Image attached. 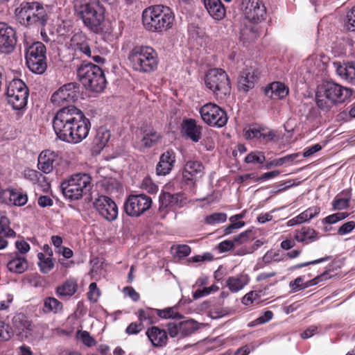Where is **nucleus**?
I'll list each match as a JSON object with an SVG mask.
<instances>
[{
    "instance_id": "obj_51",
    "label": "nucleus",
    "mask_w": 355,
    "mask_h": 355,
    "mask_svg": "<svg viewBox=\"0 0 355 355\" xmlns=\"http://www.w3.org/2000/svg\"><path fill=\"white\" fill-rule=\"evenodd\" d=\"M157 315L162 318H179L181 315L175 311L173 307L166 308L163 310L157 309Z\"/></svg>"
},
{
    "instance_id": "obj_20",
    "label": "nucleus",
    "mask_w": 355,
    "mask_h": 355,
    "mask_svg": "<svg viewBox=\"0 0 355 355\" xmlns=\"http://www.w3.org/2000/svg\"><path fill=\"white\" fill-rule=\"evenodd\" d=\"M259 72L252 67H246L240 73L238 78V89L239 91L248 92L254 87L259 79Z\"/></svg>"
},
{
    "instance_id": "obj_58",
    "label": "nucleus",
    "mask_w": 355,
    "mask_h": 355,
    "mask_svg": "<svg viewBox=\"0 0 355 355\" xmlns=\"http://www.w3.org/2000/svg\"><path fill=\"white\" fill-rule=\"evenodd\" d=\"M89 292L87 293L88 298L90 301L96 302L100 296V290L98 288L95 282L90 284L89 286Z\"/></svg>"
},
{
    "instance_id": "obj_3",
    "label": "nucleus",
    "mask_w": 355,
    "mask_h": 355,
    "mask_svg": "<svg viewBox=\"0 0 355 355\" xmlns=\"http://www.w3.org/2000/svg\"><path fill=\"white\" fill-rule=\"evenodd\" d=\"M174 20L175 16L171 8L163 5L150 6L142 12L143 25L151 32H162L170 29Z\"/></svg>"
},
{
    "instance_id": "obj_16",
    "label": "nucleus",
    "mask_w": 355,
    "mask_h": 355,
    "mask_svg": "<svg viewBox=\"0 0 355 355\" xmlns=\"http://www.w3.org/2000/svg\"><path fill=\"white\" fill-rule=\"evenodd\" d=\"M241 9L246 19L261 23L266 18V8L261 0H242Z\"/></svg>"
},
{
    "instance_id": "obj_64",
    "label": "nucleus",
    "mask_w": 355,
    "mask_h": 355,
    "mask_svg": "<svg viewBox=\"0 0 355 355\" xmlns=\"http://www.w3.org/2000/svg\"><path fill=\"white\" fill-rule=\"evenodd\" d=\"M15 246L18 252L23 254L27 253L30 250V245L24 240L17 241Z\"/></svg>"
},
{
    "instance_id": "obj_49",
    "label": "nucleus",
    "mask_w": 355,
    "mask_h": 355,
    "mask_svg": "<svg viewBox=\"0 0 355 355\" xmlns=\"http://www.w3.org/2000/svg\"><path fill=\"white\" fill-rule=\"evenodd\" d=\"M349 216L347 212H338L327 216L322 220V223L325 224H334L337 222L346 218Z\"/></svg>"
},
{
    "instance_id": "obj_57",
    "label": "nucleus",
    "mask_w": 355,
    "mask_h": 355,
    "mask_svg": "<svg viewBox=\"0 0 355 355\" xmlns=\"http://www.w3.org/2000/svg\"><path fill=\"white\" fill-rule=\"evenodd\" d=\"M141 188L150 193H154L157 191V186L149 177H146L143 180L141 183Z\"/></svg>"
},
{
    "instance_id": "obj_19",
    "label": "nucleus",
    "mask_w": 355,
    "mask_h": 355,
    "mask_svg": "<svg viewBox=\"0 0 355 355\" xmlns=\"http://www.w3.org/2000/svg\"><path fill=\"white\" fill-rule=\"evenodd\" d=\"M16 43L15 31L7 24L0 22V52L2 53L12 52Z\"/></svg>"
},
{
    "instance_id": "obj_13",
    "label": "nucleus",
    "mask_w": 355,
    "mask_h": 355,
    "mask_svg": "<svg viewBox=\"0 0 355 355\" xmlns=\"http://www.w3.org/2000/svg\"><path fill=\"white\" fill-rule=\"evenodd\" d=\"M152 202L145 194L130 195L124 202V210L131 217H139L151 207Z\"/></svg>"
},
{
    "instance_id": "obj_44",
    "label": "nucleus",
    "mask_w": 355,
    "mask_h": 355,
    "mask_svg": "<svg viewBox=\"0 0 355 355\" xmlns=\"http://www.w3.org/2000/svg\"><path fill=\"white\" fill-rule=\"evenodd\" d=\"M110 132L104 128H100L96 135V144L99 147H104L110 139Z\"/></svg>"
},
{
    "instance_id": "obj_55",
    "label": "nucleus",
    "mask_w": 355,
    "mask_h": 355,
    "mask_svg": "<svg viewBox=\"0 0 355 355\" xmlns=\"http://www.w3.org/2000/svg\"><path fill=\"white\" fill-rule=\"evenodd\" d=\"M253 239L252 231L247 230L234 237V241L236 245H241Z\"/></svg>"
},
{
    "instance_id": "obj_18",
    "label": "nucleus",
    "mask_w": 355,
    "mask_h": 355,
    "mask_svg": "<svg viewBox=\"0 0 355 355\" xmlns=\"http://www.w3.org/2000/svg\"><path fill=\"white\" fill-rule=\"evenodd\" d=\"M94 207L96 211L106 220L112 221L118 215V207L110 198L101 196L94 202Z\"/></svg>"
},
{
    "instance_id": "obj_46",
    "label": "nucleus",
    "mask_w": 355,
    "mask_h": 355,
    "mask_svg": "<svg viewBox=\"0 0 355 355\" xmlns=\"http://www.w3.org/2000/svg\"><path fill=\"white\" fill-rule=\"evenodd\" d=\"M227 214L225 213H214L208 215L205 218V222L207 225H215L216 223H224L227 220Z\"/></svg>"
},
{
    "instance_id": "obj_6",
    "label": "nucleus",
    "mask_w": 355,
    "mask_h": 355,
    "mask_svg": "<svg viewBox=\"0 0 355 355\" xmlns=\"http://www.w3.org/2000/svg\"><path fill=\"white\" fill-rule=\"evenodd\" d=\"M78 76L83 85L91 91L101 92L105 87L103 70L92 63H83L78 69Z\"/></svg>"
},
{
    "instance_id": "obj_54",
    "label": "nucleus",
    "mask_w": 355,
    "mask_h": 355,
    "mask_svg": "<svg viewBox=\"0 0 355 355\" xmlns=\"http://www.w3.org/2000/svg\"><path fill=\"white\" fill-rule=\"evenodd\" d=\"M345 26L349 31H355V6L347 12Z\"/></svg>"
},
{
    "instance_id": "obj_60",
    "label": "nucleus",
    "mask_w": 355,
    "mask_h": 355,
    "mask_svg": "<svg viewBox=\"0 0 355 355\" xmlns=\"http://www.w3.org/2000/svg\"><path fill=\"white\" fill-rule=\"evenodd\" d=\"M144 324L141 322H131L126 328L125 333L128 335L139 334L143 329Z\"/></svg>"
},
{
    "instance_id": "obj_53",
    "label": "nucleus",
    "mask_w": 355,
    "mask_h": 355,
    "mask_svg": "<svg viewBox=\"0 0 355 355\" xmlns=\"http://www.w3.org/2000/svg\"><path fill=\"white\" fill-rule=\"evenodd\" d=\"M331 258H332L331 256H325L324 257H322V258H320L318 259H315L313 261L304 262V263H302L300 264L293 265V266H290V270H297L300 268L305 267V266H307L309 265H314V264L320 263L322 262L327 261L331 259Z\"/></svg>"
},
{
    "instance_id": "obj_50",
    "label": "nucleus",
    "mask_w": 355,
    "mask_h": 355,
    "mask_svg": "<svg viewBox=\"0 0 355 355\" xmlns=\"http://www.w3.org/2000/svg\"><path fill=\"white\" fill-rule=\"evenodd\" d=\"M79 51L87 57L91 58L95 62L102 63L105 60V59L103 57L98 54H96V52L94 51H92L89 44L87 45L86 46L83 47Z\"/></svg>"
},
{
    "instance_id": "obj_1",
    "label": "nucleus",
    "mask_w": 355,
    "mask_h": 355,
    "mask_svg": "<svg viewBox=\"0 0 355 355\" xmlns=\"http://www.w3.org/2000/svg\"><path fill=\"white\" fill-rule=\"evenodd\" d=\"M315 103L324 112L345 103L352 95V90L333 81L322 82L316 88Z\"/></svg>"
},
{
    "instance_id": "obj_35",
    "label": "nucleus",
    "mask_w": 355,
    "mask_h": 355,
    "mask_svg": "<svg viewBox=\"0 0 355 355\" xmlns=\"http://www.w3.org/2000/svg\"><path fill=\"white\" fill-rule=\"evenodd\" d=\"M352 192L349 189L343 190L332 201V207L334 210H342L349 207Z\"/></svg>"
},
{
    "instance_id": "obj_11",
    "label": "nucleus",
    "mask_w": 355,
    "mask_h": 355,
    "mask_svg": "<svg viewBox=\"0 0 355 355\" xmlns=\"http://www.w3.org/2000/svg\"><path fill=\"white\" fill-rule=\"evenodd\" d=\"M8 103L14 110L24 109L28 97V89L26 84L20 79H14L7 87L6 92Z\"/></svg>"
},
{
    "instance_id": "obj_52",
    "label": "nucleus",
    "mask_w": 355,
    "mask_h": 355,
    "mask_svg": "<svg viewBox=\"0 0 355 355\" xmlns=\"http://www.w3.org/2000/svg\"><path fill=\"white\" fill-rule=\"evenodd\" d=\"M265 159L266 158L263 153L256 151L248 154L246 156L245 161L247 163L262 164Z\"/></svg>"
},
{
    "instance_id": "obj_32",
    "label": "nucleus",
    "mask_w": 355,
    "mask_h": 355,
    "mask_svg": "<svg viewBox=\"0 0 355 355\" xmlns=\"http://www.w3.org/2000/svg\"><path fill=\"white\" fill-rule=\"evenodd\" d=\"M7 267L12 272L21 274L27 270L28 263L26 257L16 253L15 256L8 261Z\"/></svg>"
},
{
    "instance_id": "obj_59",
    "label": "nucleus",
    "mask_w": 355,
    "mask_h": 355,
    "mask_svg": "<svg viewBox=\"0 0 355 355\" xmlns=\"http://www.w3.org/2000/svg\"><path fill=\"white\" fill-rule=\"evenodd\" d=\"M355 228V222L353 220L343 223L338 230V234L343 236L352 232Z\"/></svg>"
},
{
    "instance_id": "obj_5",
    "label": "nucleus",
    "mask_w": 355,
    "mask_h": 355,
    "mask_svg": "<svg viewBox=\"0 0 355 355\" xmlns=\"http://www.w3.org/2000/svg\"><path fill=\"white\" fill-rule=\"evenodd\" d=\"M128 60L132 68L142 73L157 69L158 57L156 51L148 46H136L129 53Z\"/></svg>"
},
{
    "instance_id": "obj_17",
    "label": "nucleus",
    "mask_w": 355,
    "mask_h": 355,
    "mask_svg": "<svg viewBox=\"0 0 355 355\" xmlns=\"http://www.w3.org/2000/svg\"><path fill=\"white\" fill-rule=\"evenodd\" d=\"M205 167L201 162L188 160L186 162L182 173V182L193 188L196 182L204 175Z\"/></svg>"
},
{
    "instance_id": "obj_39",
    "label": "nucleus",
    "mask_w": 355,
    "mask_h": 355,
    "mask_svg": "<svg viewBox=\"0 0 355 355\" xmlns=\"http://www.w3.org/2000/svg\"><path fill=\"white\" fill-rule=\"evenodd\" d=\"M263 295L264 294L262 291H250L244 295V297L242 298V303L246 306L250 304L257 305L265 300L264 299L261 298Z\"/></svg>"
},
{
    "instance_id": "obj_33",
    "label": "nucleus",
    "mask_w": 355,
    "mask_h": 355,
    "mask_svg": "<svg viewBox=\"0 0 355 355\" xmlns=\"http://www.w3.org/2000/svg\"><path fill=\"white\" fill-rule=\"evenodd\" d=\"M249 282V277L245 274H240L234 277H230L226 281V286L232 293L241 291Z\"/></svg>"
},
{
    "instance_id": "obj_43",
    "label": "nucleus",
    "mask_w": 355,
    "mask_h": 355,
    "mask_svg": "<svg viewBox=\"0 0 355 355\" xmlns=\"http://www.w3.org/2000/svg\"><path fill=\"white\" fill-rule=\"evenodd\" d=\"M71 45L76 49L80 50L83 47L89 44V40L86 37V36L82 33H75L71 39Z\"/></svg>"
},
{
    "instance_id": "obj_61",
    "label": "nucleus",
    "mask_w": 355,
    "mask_h": 355,
    "mask_svg": "<svg viewBox=\"0 0 355 355\" xmlns=\"http://www.w3.org/2000/svg\"><path fill=\"white\" fill-rule=\"evenodd\" d=\"M261 131L262 128H250L248 130L246 131L245 136L247 139H254L257 138L261 140Z\"/></svg>"
},
{
    "instance_id": "obj_9",
    "label": "nucleus",
    "mask_w": 355,
    "mask_h": 355,
    "mask_svg": "<svg viewBox=\"0 0 355 355\" xmlns=\"http://www.w3.org/2000/svg\"><path fill=\"white\" fill-rule=\"evenodd\" d=\"M205 81L206 86L218 98L223 99L230 92L229 77L222 69H210L206 74Z\"/></svg>"
},
{
    "instance_id": "obj_15",
    "label": "nucleus",
    "mask_w": 355,
    "mask_h": 355,
    "mask_svg": "<svg viewBox=\"0 0 355 355\" xmlns=\"http://www.w3.org/2000/svg\"><path fill=\"white\" fill-rule=\"evenodd\" d=\"M200 113L202 120L211 126L223 127L227 121V116L225 110L214 103L203 105Z\"/></svg>"
},
{
    "instance_id": "obj_25",
    "label": "nucleus",
    "mask_w": 355,
    "mask_h": 355,
    "mask_svg": "<svg viewBox=\"0 0 355 355\" xmlns=\"http://www.w3.org/2000/svg\"><path fill=\"white\" fill-rule=\"evenodd\" d=\"M148 340L153 347H162L166 345L168 340L167 333L164 329L153 326L146 331Z\"/></svg>"
},
{
    "instance_id": "obj_7",
    "label": "nucleus",
    "mask_w": 355,
    "mask_h": 355,
    "mask_svg": "<svg viewBox=\"0 0 355 355\" xmlns=\"http://www.w3.org/2000/svg\"><path fill=\"white\" fill-rule=\"evenodd\" d=\"M63 195L71 200L80 199L91 188V178L86 173L71 175L60 185Z\"/></svg>"
},
{
    "instance_id": "obj_21",
    "label": "nucleus",
    "mask_w": 355,
    "mask_h": 355,
    "mask_svg": "<svg viewBox=\"0 0 355 355\" xmlns=\"http://www.w3.org/2000/svg\"><path fill=\"white\" fill-rule=\"evenodd\" d=\"M159 211L164 212L165 215L167 213L166 209L173 207H182L186 203V198L181 193L171 194L168 192H164L159 196Z\"/></svg>"
},
{
    "instance_id": "obj_8",
    "label": "nucleus",
    "mask_w": 355,
    "mask_h": 355,
    "mask_svg": "<svg viewBox=\"0 0 355 355\" xmlns=\"http://www.w3.org/2000/svg\"><path fill=\"white\" fill-rule=\"evenodd\" d=\"M83 112L74 105L64 106L57 111L53 119V128L58 138L60 139L77 122Z\"/></svg>"
},
{
    "instance_id": "obj_37",
    "label": "nucleus",
    "mask_w": 355,
    "mask_h": 355,
    "mask_svg": "<svg viewBox=\"0 0 355 355\" xmlns=\"http://www.w3.org/2000/svg\"><path fill=\"white\" fill-rule=\"evenodd\" d=\"M295 239L298 241L312 242L318 239V232L313 228L304 227L296 232Z\"/></svg>"
},
{
    "instance_id": "obj_47",
    "label": "nucleus",
    "mask_w": 355,
    "mask_h": 355,
    "mask_svg": "<svg viewBox=\"0 0 355 355\" xmlns=\"http://www.w3.org/2000/svg\"><path fill=\"white\" fill-rule=\"evenodd\" d=\"M13 336V331L9 324L0 321V341H6Z\"/></svg>"
},
{
    "instance_id": "obj_4",
    "label": "nucleus",
    "mask_w": 355,
    "mask_h": 355,
    "mask_svg": "<svg viewBox=\"0 0 355 355\" xmlns=\"http://www.w3.org/2000/svg\"><path fill=\"white\" fill-rule=\"evenodd\" d=\"M78 16L84 25L94 33H99L104 21V8L99 0H83L76 6Z\"/></svg>"
},
{
    "instance_id": "obj_56",
    "label": "nucleus",
    "mask_w": 355,
    "mask_h": 355,
    "mask_svg": "<svg viewBox=\"0 0 355 355\" xmlns=\"http://www.w3.org/2000/svg\"><path fill=\"white\" fill-rule=\"evenodd\" d=\"M306 109L308 110L306 119L310 121H313L320 117V113L319 110L320 108L313 106V105H306Z\"/></svg>"
},
{
    "instance_id": "obj_40",
    "label": "nucleus",
    "mask_w": 355,
    "mask_h": 355,
    "mask_svg": "<svg viewBox=\"0 0 355 355\" xmlns=\"http://www.w3.org/2000/svg\"><path fill=\"white\" fill-rule=\"evenodd\" d=\"M63 306L62 302L55 297H49L44 300V311L45 313L53 312L57 313L62 310Z\"/></svg>"
},
{
    "instance_id": "obj_2",
    "label": "nucleus",
    "mask_w": 355,
    "mask_h": 355,
    "mask_svg": "<svg viewBox=\"0 0 355 355\" xmlns=\"http://www.w3.org/2000/svg\"><path fill=\"white\" fill-rule=\"evenodd\" d=\"M15 20L27 28H43L49 17L44 6L37 1L21 2L14 12Z\"/></svg>"
},
{
    "instance_id": "obj_30",
    "label": "nucleus",
    "mask_w": 355,
    "mask_h": 355,
    "mask_svg": "<svg viewBox=\"0 0 355 355\" xmlns=\"http://www.w3.org/2000/svg\"><path fill=\"white\" fill-rule=\"evenodd\" d=\"M182 132L194 142H198L201 138L200 128L196 125L195 120H184L182 123Z\"/></svg>"
},
{
    "instance_id": "obj_48",
    "label": "nucleus",
    "mask_w": 355,
    "mask_h": 355,
    "mask_svg": "<svg viewBox=\"0 0 355 355\" xmlns=\"http://www.w3.org/2000/svg\"><path fill=\"white\" fill-rule=\"evenodd\" d=\"M77 338L87 347H92L96 344L95 339L87 331H78Z\"/></svg>"
},
{
    "instance_id": "obj_22",
    "label": "nucleus",
    "mask_w": 355,
    "mask_h": 355,
    "mask_svg": "<svg viewBox=\"0 0 355 355\" xmlns=\"http://www.w3.org/2000/svg\"><path fill=\"white\" fill-rule=\"evenodd\" d=\"M12 323L17 335L21 338H27L33 330L31 321L24 313H17L13 317Z\"/></svg>"
},
{
    "instance_id": "obj_27",
    "label": "nucleus",
    "mask_w": 355,
    "mask_h": 355,
    "mask_svg": "<svg viewBox=\"0 0 355 355\" xmlns=\"http://www.w3.org/2000/svg\"><path fill=\"white\" fill-rule=\"evenodd\" d=\"M264 94L270 98L282 99L288 94V88L281 82H272L264 88Z\"/></svg>"
},
{
    "instance_id": "obj_31",
    "label": "nucleus",
    "mask_w": 355,
    "mask_h": 355,
    "mask_svg": "<svg viewBox=\"0 0 355 355\" xmlns=\"http://www.w3.org/2000/svg\"><path fill=\"white\" fill-rule=\"evenodd\" d=\"M259 23H253L248 21V24H245L241 30L240 38L244 42H250L259 35Z\"/></svg>"
},
{
    "instance_id": "obj_38",
    "label": "nucleus",
    "mask_w": 355,
    "mask_h": 355,
    "mask_svg": "<svg viewBox=\"0 0 355 355\" xmlns=\"http://www.w3.org/2000/svg\"><path fill=\"white\" fill-rule=\"evenodd\" d=\"M78 289V284L73 279H68L57 287L56 293L59 296H71Z\"/></svg>"
},
{
    "instance_id": "obj_34",
    "label": "nucleus",
    "mask_w": 355,
    "mask_h": 355,
    "mask_svg": "<svg viewBox=\"0 0 355 355\" xmlns=\"http://www.w3.org/2000/svg\"><path fill=\"white\" fill-rule=\"evenodd\" d=\"M320 212V207L313 206L306 209L304 211L296 217L290 220V226H293L309 221L311 218L318 216Z\"/></svg>"
},
{
    "instance_id": "obj_36",
    "label": "nucleus",
    "mask_w": 355,
    "mask_h": 355,
    "mask_svg": "<svg viewBox=\"0 0 355 355\" xmlns=\"http://www.w3.org/2000/svg\"><path fill=\"white\" fill-rule=\"evenodd\" d=\"M160 135L154 129H145L141 139V147L150 148L155 145L160 139Z\"/></svg>"
},
{
    "instance_id": "obj_45",
    "label": "nucleus",
    "mask_w": 355,
    "mask_h": 355,
    "mask_svg": "<svg viewBox=\"0 0 355 355\" xmlns=\"http://www.w3.org/2000/svg\"><path fill=\"white\" fill-rule=\"evenodd\" d=\"M331 270L328 269L326 270L322 274L316 276L315 278L307 281L304 284L303 287L304 288L310 287L313 285H316L323 281L327 280L331 277V275L330 274Z\"/></svg>"
},
{
    "instance_id": "obj_26",
    "label": "nucleus",
    "mask_w": 355,
    "mask_h": 355,
    "mask_svg": "<svg viewBox=\"0 0 355 355\" xmlns=\"http://www.w3.org/2000/svg\"><path fill=\"white\" fill-rule=\"evenodd\" d=\"M334 65L340 78L355 85V62H335Z\"/></svg>"
},
{
    "instance_id": "obj_29",
    "label": "nucleus",
    "mask_w": 355,
    "mask_h": 355,
    "mask_svg": "<svg viewBox=\"0 0 355 355\" xmlns=\"http://www.w3.org/2000/svg\"><path fill=\"white\" fill-rule=\"evenodd\" d=\"M209 14L216 20H221L225 16V9L220 0H204Z\"/></svg>"
},
{
    "instance_id": "obj_41",
    "label": "nucleus",
    "mask_w": 355,
    "mask_h": 355,
    "mask_svg": "<svg viewBox=\"0 0 355 355\" xmlns=\"http://www.w3.org/2000/svg\"><path fill=\"white\" fill-rule=\"evenodd\" d=\"M37 258L39 259L38 266L42 273L47 274L53 268L54 261L52 257H45L44 254L39 252Z\"/></svg>"
},
{
    "instance_id": "obj_42",
    "label": "nucleus",
    "mask_w": 355,
    "mask_h": 355,
    "mask_svg": "<svg viewBox=\"0 0 355 355\" xmlns=\"http://www.w3.org/2000/svg\"><path fill=\"white\" fill-rule=\"evenodd\" d=\"M198 329L197 323L193 320L180 322V338L190 336Z\"/></svg>"
},
{
    "instance_id": "obj_10",
    "label": "nucleus",
    "mask_w": 355,
    "mask_h": 355,
    "mask_svg": "<svg viewBox=\"0 0 355 355\" xmlns=\"http://www.w3.org/2000/svg\"><path fill=\"white\" fill-rule=\"evenodd\" d=\"M26 62L28 69L37 74L43 73L46 69V46L41 42L26 45Z\"/></svg>"
},
{
    "instance_id": "obj_23",
    "label": "nucleus",
    "mask_w": 355,
    "mask_h": 355,
    "mask_svg": "<svg viewBox=\"0 0 355 355\" xmlns=\"http://www.w3.org/2000/svg\"><path fill=\"white\" fill-rule=\"evenodd\" d=\"M175 162V154L173 150H167L162 153L156 167L157 174L158 175L168 174L173 168Z\"/></svg>"
},
{
    "instance_id": "obj_62",
    "label": "nucleus",
    "mask_w": 355,
    "mask_h": 355,
    "mask_svg": "<svg viewBox=\"0 0 355 355\" xmlns=\"http://www.w3.org/2000/svg\"><path fill=\"white\" fill-rule=\"evenodd\" d=\"M261 131L262 128H250L248 130L246 131L245 136L247 139H254L257 138L261 140Z\"/></svg>"
},
{
    "instance_id": "obj_12",
    "label": "nucleus",
    "mask_w": 355,
    "mask_h": 355,
    "mask_svg": "<svg viewBox=\"0 0 355 355\" xmlns=\"http://www.w3.org/2000/svg\"><path fill=\"white\" fill-rule=\"evenodd\" d=\"M71 126L67 135H62L60 139L67 143L78 144L88 136L91 123L83 113Z\"/></svg>"
},
{
    "instance_id": "obj_24",
    "label": "nucleus",
    "mask_w": 355,
    "mask_h": 355,
    "mask_svg": "<svg viewBox=\"0 0 355 355\" xmlns=\"http://www.w3.org/2000/svg\"><path fill=\"white\" fill-rule=\"evenodd\" d=\"M2 196L1 203L10 204L15 206H23L28 200L26 194L16 189H4Z\"/></svg>"
},
{
    "instance_id": "obj_63",
    "label": "nucleus",
    "mask_w": 355,
    "mask_h": 355,
    "mask_svg": "<svg viewBox=\"0 0 355 355\" xmlns=\"http://www.w3.org/2000/svg\"><path fill=\"white\" fill-rule=\"evenodd\" d=\"M322 149V146L319 144H314L311 146L307 147L304 150L303 154L302 155V157H308L315 153L318 152Z\"/></svg>"
},
{
    "instance_id": "obj_14",
    "label": "nucleus",
    "mask_w": 355,
    "mask_h": 355,
    "mask_svg": "<svg viewBox=\"0 0 355 355\" xmlns=\"http://www.w3.org/2000/svg\"><path fill=\"white\" fill-rule=\"evenodd\" d=\"M80 95L79 86L76 83H69L60 87L51 96V101L54 105L66 106V104L74 103Z\"/></svg>"
},
{
    "instance_id": "obj_28",
    "label": "nucleus",
    "mask_w": 355,
    "mask_h": 355,
    "mask_svg": "<svg viewBox=\"0 0 355 355\" xmlns=\"http://www.w3.org/2000/svg\"><path fill=\"white\" fill-rule=\"evenodd\" d=\"M56 154L50 150L42 151L38 157L37 167L44 173L48 174L53 169Z\"/></svg>"
}]
</instances>
